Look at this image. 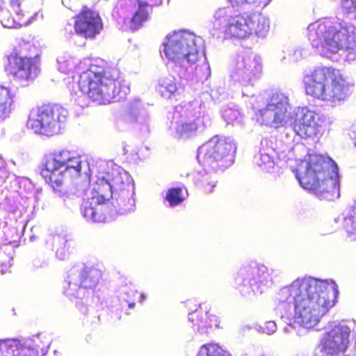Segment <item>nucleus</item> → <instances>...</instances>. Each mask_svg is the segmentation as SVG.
Masks as SVG:
<instances>
[{
  "label": "nucleus",
  "instance_id": "nucleus-23",
  "mask_svg": "<svg viewBox=\"0 0 356 356\" xmlns=\"http://www.w3.org/2000/svg\"><path fill=\"white\" fill-rule=\"evenodd\" d=\"M197 356H229V354L218 344L208 343L200 346Z\"/></svg>",
  "mask_w": 356,
  "mask_h": 356
},
{
  "label": "nucleus",
  "instance_id": "nucleus-17",
  "mask_svg": "<svg viewBox=\"0 0 356 356\" xmlns=\"http://www.w3.org/2000/svg\"><path fill=\"white\" fill-rule=\"evenodd\" d=\"M259 120L262 124L278 129L287 121V108L284 103L268 104L259 111Z\"/></svg>",
  "mask_w": 356,
  "mask_h": 356
},
{
  "label": "nucleus",
  "instance_id": "nucleus-16",
  "mask_svg": "<svg viewBox=\"0 0 356 356\" xmlns=\"http://www.w3.org/2000/svg\"><path fill=\"white\" fill-rule=\"evenodd\" d=\"M114 197L118 198H130L134 194V182L131 176L124 170L115 168L107 172Z\"/></svg>",
  "mask_w": 356,
  "mask_h": 356
},
{
  "label": "nucleus",
  "instance_id": "nucleus-21",
  "mask_svg": "<svg viewBox=\"0 0 356 356\" xmlns=\"http://www.w3.org/2000/svg\"><path fill=\"white\" fill-rule=\"evenodd\" d=\"M189 321L197 326L211 327L214 325L217 327H220L218 318L215 315L209 314V311L201 307L189 314Z\"/></svg>",
  "mask_w": 356,
  "mask_h": 356
},
{
  "label": "nucleus",
  "instance_id": "nucleus-13",
  "mask_svg": "<svg viewBox=\"0 0 356 356\" xmlns=\"http://www.w3.org/2000/svg\"><path fill=\"white\" fill-rule=\"evenodd\" d=\"M350 330L347 325L338 324L325 332L320 343L324 356H345Z\"/></svg>",
  "mask_w": 356,
  "mask_h": 356
},
{
  "label": "nucleus",
  "instance_id": "nucleus-22",
  "mask_svg": "<svg viewBox=\"0 0 356 356\" xmlns=\"http://www.w3.org/2000/svg\"><path fill=\"white\" fill-rule=\"evenodd\" d=\"M156 89L162 97L171 98L184 91V86L178 84L175 78L169 75L160 80Z\"/></svg>",
  "mask_w": 356,
  "mask_h": 356
},
{
  "label": "nucleus",
  "instance_id": "nucleus-31",
  "mask_svg": "<svg viewBox=\"0 0 356 356\" xmlns=\"http://www.w3.org/2000/svg\"><path fill=\"white\" fill-rule=\"evenodd\" d=\"M232 16L229 15V11L226 8H220L217 10H216L214 13V18L216 22L219 24L227 22L228 23V20L230 19Z\"/></svg>",
  "mask_w": 356,
  "mask_h": 356
},
{
  "label": "nucleus",
  "instance_id": "nucleus-25",
  "mask_svg": "<svg viewBox=\"0 0 356 356\" xmlns=\"http://www.w3.org/2000/svg\"><path fill=\"white\" fill-rule=\"evenodd\" d=\"M22 19L19 16H15L10 12V8L2 11L1 15V24L6 28H15L22 26Z\"/></svg>",
  "mask_w": 356,
  "mask_h": 356
},
{
  "label": "nucleus",
  "instance_id": "nucleus-8",
  "mask_svg": "<svg viewBox=\"0 0 356 356\" xmlns=\"http://www.w3.org/2000/svg\"><path fill=\"white\" fill-rule=\"evenodd\" d=\"M67 117L68 111L61 104H43L37 108L36 113H30L26 126L35 133L52 135L67 121Z\"/></svg>",
  "mask_w": 356,
  "mask_h": 356
},
{
  "label": "nucleus",
  "instance_id": "nucleus-36",
  "mask_svg": "<svg viewBox=\"0 0 356 356\" xmlns=\"http://www.w3.org/2000/svg\"><path fill=\"white\" fill-rule=\"evenodd\" d=\"M266 327H270L272 332H274L275 331L276 325L275 323L270 321V322L266 323Z\"/></svg>",
  "mask_w": 356,
  "mask_h": 356
},
{
  "label": "nucleus",
  "instance_id": "nucleus-32",
  "mask_svg": "<svg viewBox=\"0 0 356 356\" xmlns=\"http://www.w3.org/2000/svg\"><path fill=\"white\" fill-rule=\"evenodd\" d=\"M340 6L346 14L356 13V0H341Z\"/></svg>",
  "mask_w": 356,
  "mask_h": 356
},
{
  "label": "nucleus",
  "instance_id": "nucleus-30",
  "mask_svg": "<svg viewBox=\"0 0 356 356\" xmlns=\"http://www.w3.org/2000/svg\"><path fill=\"white\" fill-rule=\"evenodd\" d=\"M257 165L264 170L269 171L274 168L275 163L273 159L267 154H261Z\"/></svg>",
  "mask_w": 356,
  "mask_h": 356
},
{
  "label": "nucleus",
  "instance_id": "nucleus-3",
  "mask_svg": "<svg viewBox=\"0 0 356 356\" xmlns=\"http://www.w3.org/2000/svg\"><path fill=\"white\" fill-rule=\"evenodd\" d=\"M337 164L329 157L309 154L305 170L296 175L301 186L320 200L332 201L339 197V181Z\"/></svg>",
  "mask_w": 356,
  "mask_h": 356
},
{
  "label": "nucleus",
  "instance_id": "nucleus-27",
  "mask_svg": "<svg viewBox=\"0 0 356 356\" xmlns=\"http://www.w3.org/2000/svg\"><path fill=\"white\" fill-rule=\"evenodd\" d=\"M197 128L195 121L181 122L176 127V133L179 137H189L195 134Z\"/></svg>",
  "mask_w": 356,
  "mask_h": 356
},
{
  "label": "nucleus",
  "instance_id": "nucleus-1",
  "mask_svg": "<svg viewBox=\"0 0 356 356\" xmlns=\"http://www.w3.org/2000/svg\"><path fill=\"white\" fill-rule=\"evenodd\" d=\"M291 298L294 304L295 321L307 329L315 327L320 319L334 306L337 291L327 289L317 279L304 277L294 280L282 288L276 301L280 307L289 304Z\"/></svg>",
  "mask_w": 356,
  "mask_h": 356
},
{
  "label": "nucleus",
  "instance_id": "nucleus-28",
  "mask_svg": "<svg viewBox=\"0 0 356 356\" xmlns=\"http://www.w3.org/2000/svg\"><path fill=\"white\" fill-rule=\"evenodd\" d=\"M8 8L11 13H13L15 16H19L22 19V26L28 22L29 16L21 8V3L19 0H11Z\"/></svg>",
  "mask_w": 356,
  "mask_h": 356
},
{
  "label": "nucleus",
  "instance_id": "nucleus-38",
  "mask_svg": "<svg viewBox=\"0 0 356 356\" xmlns=\"http://www.w3.org/2000/svg\"><path fill=\"white\" fill-rule=\"evenodd\" d=\"M134 306H135V303H134V302H132V303H129V307L130 308H134Z\"/></svg>",
  "mask_w": 356,
  "mask_h": 356
},
{
  "label": "nucleus",
  "instance_id": "nucleus-29",
  "mask_svg": "<svg viewBox=\"0 0 356 356\" xmlns=\"http://www.w3.org/2000/svg\"><path fill=\"white\" fill-rule=\"evenodd\" d=\"M346 229L350 236L356 238V204L352 207L350 213L346 218Z\"/></svg>",
  "mask_w": 356,
  "mask_h": 356
},
{
  "label": "nucleus",
  "instance_id": "nucleus-2",
  "mask_svg": "<svg viewBox=\"0 0 356 356\" xmlns=\"http://www.w3.org/2000/svg\"><path fill=\"white\" fill-rule=\"evenodd\" d=\"M307 38L322 56H330L342 48L356 53V26L347 22L318 20L309 25Z\"/></svg>",
  "mask_w": 356,
  "mask_h": 356
},
{
  "label": "nucleus",
  "instance_id": "nucleus-11",
  "mask_svg": "<svg viewBox=\"0 0 356 356\" xmlns=\"http://www.w3.org/2000/svg\"><path fill=\"white\" fill-rule=\"evenodd\" d=\"M5 70L14 79L28 86L32 83L40 73V62L38 56H23L15 49L7 56Z\"/></svg>",
  "mask_w": 356,
  "mask_h": 356
},
{
  "label": "nucleus",
  "instance_id": "nucleus-20",
  "mask_svg": "<svg viewBox=\"0 0 356 356\" xmlns=\"http://www.w3.org/2000/svg\"><path fill=\"white\" fill-rule=\"evenodd\" d=\"M15 97L10 87L0 84V120L8 117L15 110Z\"/></svg>",
  "mask_w": 356,
  "mask_h": 356
},
{
  "label": "nucleus",
  "instance_id": "nucleus-35",
  "mask_svg": "<svg viewBox=\"0 0 356 356\" xmlns=\"http://www.w3.org/2000/svg\"><path fill=\"white\" fill-rule=\"evenodd\" d=\"M232 5H243L246 3H250L251 0H228Z\"/></svg>",
  "mask_w": 356,
  "mask_h": 356
},
{
  "label": "nucleus",
  "instance_id": "nucleus-19",
  "mask_svg": "<svg viewBox=\"0 0 356 356\" xmlns=\"http://www.w3.org/2000/svg\"><path fill=\"white\" fill-rule=\"evenodd\" d=\"M163 0H136L138 9L130 19V29L137 30L143 26V22L149 19L147 8H152L161 4Z\"/></svg>",
  "mask_w": 356,
  "mask_h": 356
},
{
  "label": "nucleus",
  "instance_id": "nucleus-33",
  "mask_svg": "<svg viewBox=\"0 0 356 356\" xmlns=\"http://www.w3.org/2000/svg\"><path fill=\"white\" fill-rule=\"evenodd\" d=\"M33 351L26 347L16 346L15 349L12 350L11 356H31Z\"/></svg>",
  "mask_w": 356,
  "mask_h": 356
},
{
  "label": "nucleus",
  "instance_id": "nucleus-18",
  "mask_svg": "<svg viewBox=\"0 0 356 356\" xmlns=\"http://www.w3.org/2000/svg\"><path fill=\"white\" fill-rule=\"evenodd\" d=\"M101 276V272L95 268H84L80 274V284L78 286L79 291L74 293L70 289H65V293L67 296L83 298L85 297V290L94 287L99 281ZM69 288L72 286L76 288V284H71L67 283Z\"/></svg>",
  "mask_w": 356,
  "mask_h": 356
},
{
  "label": "nucleus",
  "instance_id": "nucleus-9",
  "mask_svg": "<svg viewBox=\"0 0 356 356\" xmlns=\"http://www.w3.org/2000/svg\"><path fill=\"white\" fill-rule=\"evenodd\" d=\"M268 30V20L261 14L243 13L230 17L225 32L230 38L245 39L252 35L264 36Z\"/></svg>",
  "mask_w": 356,
  "mask_h": 356
},
{
  "label": "nucleus",
  "instance_id": "nucleus-37",
  "mask_svg": "<svg viewBox=\"0 0 356 356\" xmlns=\"http://www.w3.org/2000/svg\"><path fill=\"white\" fill-rule=\"evenodd\" d=\"M248 61L249 63V66L250 67L252 65H253L254 66H255L257 65L256 62L254 60H252L250 58H248Z\"/></svg>",
  "mask_w": 356,
  "mask_h": 356
},
{
  "label": "nucleus",
  "instance_id": "nucleus-5",
  "mask_svg": "<svg viewBox=\"0 0 356 356\" xmlns=\"http://www.w3.org/2000/svg\"><path fill=\"white\" fill-rule=\"evenodd\" d=\"M302 85L307 95L333 104L345 100L350 93L341 70L332 66L315 67L304 74Z\"/></svg>",
  "mask_w": 356,
  "mask_h": 356
},
{
  "label": "nucleus",
  "instance_id": "nucleus-10",
  "mask_svg": "<svg viewBox=\"0 0 356 356\" xmlns=\"http://www.w3.org/2000/svg\"><path fill=\"white\" fill-rule=\"evenodd\" d=\"M195 35L187 32H175L169 35L163 43L165 56L172 60H186L188 63H195L198 60V49Z\"/></svg>",
  "mask_w": 356,
  "mask_h": 356
},
{
  "label": "nucleus",
  "instance_id": "nucleus-26",
  "mask_svg": "<svg viewBox=\"0 0 356 356\" xmlns=\"http://www.w3.org/2000/svg\"><path fill=\"white\" fill-rule=\"evenodd\" d=\"M251 275L252 278L249 280L253 282L251 285L266 283L269 277L267 268L264 266L253 268L251 270Z\"/></svg>",
  "mask_w": 356,
  "mask_h": 356
},
{
  "label": "nucleus",
  "instance_id": "nucleus-15",
  "mask_svg": "<svg viewBox=\"0 0 356 356\" xmlns=\"http://www.w3.org/2000/svg\"><path fill=\"white\" fill-rule=\"evenodd\" d=\"M319 120L320 118L314 111L307 108H301L296 113L293 129L301 138L316 136L321 128Z\"/></svg>",
  "mask_w": 356,
  "mask_h": 356
},
{
  "label": "nucleus",
  "instance_id": "nucleus-24",
  "mask_svg": "<svg viewBox=\"0 0 356 356\" xmlns=\"http://www.w3.org/2000/svg\"><path fill=\"white\" fill-rule=\"evenodd\" d=\"M182 188L173 187L169 188L165 194V200L168 201L170 207L180 204L184 200Z\"/></svg>",
  "mask_w": 356,
  "mask_h": 356
},
{
  "label": "nucleus",
  "instance_id": "nucleus-12",
  "mask_svg": "<svg viewBox=\"0 0 356 356\" xmlns=\"http://www.w3.org/2000/svg\"><path fill=\"white\" fill-rule=\"evenodd\" d=\"M109 181L104 177H99L90 185V204L83 207L82 213L88 220L93 222H102L105 220V214L99 212L95 205L106 204L114 196Z\"/></svg>",
  "mask_w": 356,
  "mask_h": 356
},
{
  "label": "nucleus",
  "instance_id": "nucleus-34",
  "mask_svg": "<svg viewBox=\"0 0 356 356\" xmlns=\"http://www.w3.org/2000/svg\"><path fill=\"white\" fill-rule=\"evenodd\" d=\"M213 187H214V184H211L209 183L202 184V191L205 193H211L213 191Z\"/></svg>",
  "mask_w": 356,
  "mask_h": 356
},
{
  "label": "nucleus",
  "instance_id": "nucleus-7",
  "mask_svg": "<svg viewBox=\"0 0 356 356\" xmlns=\"http://www.w3.org/2000/svg\"><path fill=\"white\" fill-rule=\"evenodd\" d=\"M236 149L229 138L214 136L198 148L197 157L204 168L222 170L232 163Z\"/></svg>",
  "mask_w": 356,
  "mask_h": 356
},
{
  "label": "nucleus",
  "instance_id": "nucleus-4",
  "mask_svg": "<svg viewBox=\"0 0 356 356\" xmlns=\"http://www.w3.org/2000/svg\"><path fill=\"white\" fill-rule=\"evenodd\" d=\"M120 71L103 59L96 58L79 76L77 86L82 94L97 104H106L119 94L116 83Z\"/></svg>",
  "mask_w": 356,
  "mask_h": 356
},
{
  "label": "nucleus",
  "instance_id": "nucleus-6",
  "mask_svg": "<svg viewBox=\"0 0 356 356\" xmlns=\"http://www.w3.org/2000/svg\"><path fill=\"white\" fill-rule=\"evenodd\" d=\"M81 170V156L62 149L45 156L41 165L40 175L55 192L62 194L65 192L67 179L79 177Z\"/></svg>",
  "mask_w": 356,
  "mask_h": 356
},
{
  "label": "nucleus",
  "instance_id": "nucleus-14",
  "mask_svg": "<svg viewBox=\"0 0 356 356\" xmlns=\"http://www.w3.org/2000/svg\"><path fill=\"white\" fill-rule=\"evenodd\" d=\"M103 21L99 13L83 6L74 16L75 33L85 40H94L103 30Z\"/></svg>",
  "mask_w": 356,
  "mask_h": 356
}]
</instances>
